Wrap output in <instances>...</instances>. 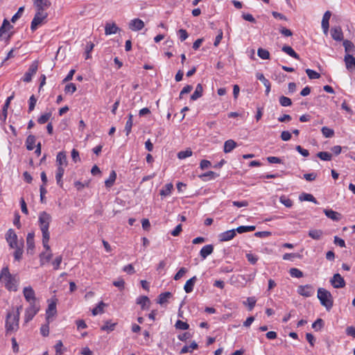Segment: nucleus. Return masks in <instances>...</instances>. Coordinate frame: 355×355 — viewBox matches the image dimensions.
Returning <instances> with one entry per match:
<instances>
[{"instance_id":"cd10ccee","label":"nucleus","mask_w":355,"mask_h":355,"mask_svg":"<svg viewBox=\"0 0 355 355\" xmlns=\"http://www.w3.org/2000/svg\"><path fill=\"white\" fill-rule=\"evenodd\" d=\"M236 146V143L232 139H229L224 144V152L225 153H230Z\"/></svg>"},{"instance_id":"7c9ffc66","label":"nucleus","mask_w":355,"mask_h":355,"mask_svg":"<svg viewBox=\"0 0 355 355\" xmlns=\"http://www.w3.org/2000/svg\"><path fill=\"white\" fill-rule=\"evenodd\" d=\"M35 137L34 135H28L27 137V138H26V148L28 150H33L34 146H35Z\"/></svg>"},{"instance_id":"473e14b6","label":"nucleus","mask_w":355,"mask_h":355,"mask_svg":"<svg viewBox=\"0 0 355 355\" xmlns=\"http://www.w3.org/2000/svg\"><path fill=\"white\" fill-rule=\"evenodd\" d=\"M218 176V175L216 173L210 171H208V172H206L205 173L200 175L199 178L201 180H202L203 181H205L207 179H209V180L214 179Z\"/></svg>"},{"instance_id":"0eeeda50","label":"nucleus","mask_w":355,"mask_h":355,"mask_svg":"<svg viewBox=\"0 0 355 355\" xmlns=\"http://www.w3.org/2000/svg\"><path fill=\"white\" fill-rule=\"evenodd\" d=\"M38 69V61L35 60L30 65L28 71L25 73L22 80L26 83H29L32 80V77L36 73Z\"/></svg>"},{"instance_id":"7ed1b4c3","label":"nucleus","mask_w":355,"mask_h":355,"mask_svg":"<svg viewBox=\"0 0 355 355\" xmlns=\"http://www.w3.org/2000/svg\"><path fill=\"white\" fill-rule=\"evenodd\" d=\"M21 306L17 308L15 313H8L6 320V334L8 335L12 331H16L19 329V321Z\"/></svg>"},{"instance_id":"dca6fc26","label":"nucleus","mask_w":355,"mask_h":355,"mask_svg":"<svg viewBox=\"0 0 355 355\" xmlns=\"http://www.w3.org/2000/svg\"><path fill=\"white\" fill-rule=\"evenodd\" d=\"M331 16V12L329 10L326 11L322 19V28L325 35H327L329 28V19Z\"/></svg>"},{"instance_id":"bb28decb","label":"nucleus","mask_w":355,"mask_h":355,"mask_svg":"<svg viewBox=\"0 0 355 355\" xmlns=\"http://www.w3.org/2000/svg\"><path fill=\"white\" fill-rule=\"evenodd\" d=\"M345 62L347 69H352L353 67L355 68V58L353 55L346 54L345 55Z\"/></svg>"},{"instance_id":"09e8293b","label":"nucleus","mask_w":355,"mask_h":355,"mask_svg":"<svg viewBox=\"0 0 355 355\" xmlns=\"http://www.w3.org/2000/svg\"><path fill=\"white\" fill-rule=\"evenodd\" d=\"M317 156L324 161H330L331 159L332 155L331 153L325 151L319 152L317 154Z\"/></svg>"},{"instance_id":"6e6552de","label":"nucleus","mask_w":355,"mask_h":355,"mask_svg":"<svg viewBox=\"0 0 355 355\" xmlns=\"http://www.w3.org/2000/svg\"><path fill=\"white\" fill-rule=\"evenodd\" d=\"M6 239L10 248H17V246H19L17 243V236L14 230L10 228L8 230L6 234Z\"/></svg>"},{"instance_id":"13d9d810","label":"nucleus","mask_w":355,"mask_h":355,"mask_svg":"<svg viewBox=\"0 0 355 355\" xmlns=\"http://www.w3.org/2000/svg\"><path fill=\"white\" fill-rule=\"evenodd\" d=\"M15 251L14 252L15 259L17 261H19L22 257L23 250L20 246H17V248H15Z\"/></svg>"},{"instance_id":"c9c22d12","label":"nucleus","mask_w":355,"mask_h":355,"mask_svg":"<svg viewBox=\"0 0 355 355\" xmlns=\"http://www.w3.org/2000/svg\"><path fill=\"white\" fill-rule=\"evenodd\" d=\"M299 198H300V200L301 201H302V200L309 201V202H313L315 204H318V201L315 199V198L313 195H311L310 193H302V195L300 196Z\"/></svg>"},{"instance_id":"5701e85b","label":"nucleus","mask_w":355,"mask_h":355,"mask_svg":"<svg viewBox=\"0 0 355 355\" xmlns=\"http://www.w3.org/2000/svg\"><path fill=\"white\" fill-rule=\"evenodd\" d=\"M64 173V168L62 166H58L56 173H55V179L57 184L60 187H62L63 186V182H62V177Z\"/></svg>"},{"instance_id":"72a5a7b5","label":"nucleus","mask_w":355,"mask_h":355,"mask_svg":"<svg viewBox=\"0 0 355 355\" xmlns=\"http://www.w3.org/2000/svg\"><path fill=\"white\" fill-rule=\"evenodd\" d=\"M116 178V173L114 171H112L110 174V177L105 180V184L106 187H111L113 186Z\"/></svg>"},{"instance_id":"2f4dec72","label":"nucleus","mask_w":355,"mask_h":355,"mask_svg":"<svg viewBox=\"0 0 355 355\" xmlns=\"http://www.w3.org/2000/svg\"><path fill=\"white\" fill-rule=\"evenodd\" d=\"M323 234L321 230H311L309 232V236L315 240H320Z\"/></svg>"},{"instance_id":"2eb2a0df","label":"nucleus","mask_w":355,"mask_h":355,"mask_svg":"<svg viewBox=\"0 0 355 355\" xmlns=\"http://www.w3.org/2000/svg\"><path fill=\"white\" fill-rule=\"evenodd\" d=\"M236 230H230L224 232L218 235L219 241L221 242L228 241L232 240L236 236Z\"/></svg>"},{"instance_id":"20e7f679","label":"nucleus","mask_w":355,"mask_h":355,"mask_svg":"<svg viewBox=\"0 0 355 355\" xmlns=\"http://www.w3.org/2000/svg\"><path fill=\"white\" fill-rule=\"evenodd\" d=\"M318 298L319 299L321 304L324 306L327 310H330L334 304V300L331 293L323 288H320L318 290Z\"/></svg>"},{"instance_id":"5fc2aeb1","label":"nucleus","mask_w":355,"mask_h":355,"mask_svg":"<svg viewBox=\"0 0 355 355\" xmlns=\"http://www.w3.org/2000/svg\"><path fill=\"white\" fill-rule=\"evenodd\" d=\"M305 71L310 79H318L320 77V74L314 70L307 69Z\"/></svg>"},{"instance_id":"680f3d73","label":"nucleus","mask_w":355,"mask_h":355,"mask_svg":"<svg viewBox=\"0 0 355 355\" xmlns=\"http://www.w3.org/2000/svg\"><path fill=\"white\" fill-rule=\"evenodd\" d=\"M36 103L37 99L35 98L34 95H32L29 98L28 112H31L35 109Z\"/></svg>"},{"instance_id":"58836bf2","label":"nucleus","mask_w":355,"mask_h":355,"mask_svg":"<svg viewBox=\"0 0 355 355\" xmlns=\"http://www.w3.org/2000/svg\"><path fill=\"white\" fill-rule=\"evenodd\" d=\"M279 202L288 208H291L293 205V200L284 195L280 196Z\"/></svg>"},{"instance_id":"4468645a","label":"nucleus","mask_w":355,"mask_h":355,"mask_svg":"<svg viewBox=\"0 0 355 355\" xmlns=\"http://www.w3.org/2000/svg\"><path fill=\"white\" fill-rule=\"evenodd\" d=\"M331 35L336 41L343 40V33L342 28L339 26H333L331 28Z\"/></svg>"},{"instance_id":"c85d7f7f","label":"nucleus","mask_w":355,"mask_h":355,"mask_svg":"<svg viewBox=\"0 0 355 355\" xmlns=\"http://www.w3.org/2000/svg\"><path fill=\"white\" fill-rule=\"evenodd\" d=\"M343 44L345 47V51L347 53L346 54H349V53L355 51V46L351 41L347 40H343Z\"/></svg>"},{"instance_id":"864d4df0","label":"nucleus","mask_w":355,"mask_h":355,"mask_svg":"<svg viewBox=\"0 0 355 355\" xmlns=\"http://www.w3.org/2000/svg\"><path fill=\"white\" fill-rule=\"evenodd\" d=\"M51 116V112L45 113L44 114L41 115L38 118L37 122L40 124H44L45 123H46L49 120Z\"/></svg>"},{"instance_id":"a18cd8bd","label":"nucleus","mask_w":355,"mask_h":355,"mask_svg":"<svg viewBox=\"0 0 355 355\" xmlns=\"http://www.w3.org/2000/svg\"><path fill=\"white\" fill-rule=\"evenodd\" d=\"M175 327L177 329L187 330L189 328V324L186 322L178 320L175 324Z\"/></svg>"},{"instance_id":"39448f33","label":"nucleus","mask_w":355,"mask_h":355,"mask_svg":"<svg viewBox=\"0 0 355 355\" xmlns=\"http://www.w3.org/2000/svg\"><path fill=\"white\" fill-rule=\"evenodd\" d=\"M39 311L40 306L38 304L33 303L29 304L28 307H27L25 311V322L27 323L32 320L34 316L38 313Z\"/></svg>"},{"instance_id":"3c124183","label":"nucleus","mask_w":355,"mask_h":355,"mask_svg":"<svg viewBox=\"0 0 355 355\" xmlns=\"http://www.w3.org/2000/svg\"><path fill=\"white\" fill-rule=\"evenodd\" d=\"M324 326V321L321 318H318L313 324L312 328L315 331L320 330Z\"/></svg>"},{"instance_id":"ddd939ff","label":"nucleus","mask_w":355,"mask_h":355,"mask_svg":"<svg viewBox=\"0 0 355 355\" xmlns=\"http://www.w3.org/2000/svg\"><path fill=\"white\" fill-rule=\"evenodd\" d=\"M57 313V309H56V302H51L47 309L46 310V320L49 323L52 320L51 318L54 315H55Z\"/></svg>"},{"instance_id":"c756f323","label":"nucleus","mask_w":355,"mask_h":355,"mask_svg":"<svg viewBox=\"0 0 355 355\" xmlns=\"http://www.w3.org/2000/svg\"><path fill=\"white\" fill-rule=\"evenodd\" d=\"M173 188L172 183H168L160 190L159 194L162 196H168L171 194V191Z\"/></svg>"},{"instance_id":"49530a36","label":"nucleus","mask_w":355,"mask_h":355,"mask_svg":"<svg viewBox=\"0 0 355 355\" xmlns=\"http://www.w3.org/2000/svg\"><path fill=\"white\" fill-rule=\"evenodd\" d=\"M192 155V150L187 148L185 150H181L178 153V157L180 159H185Z\"/></svg>"},{"instance_id":"4d7b16f0","label":"nucleus","mask_w":355,"mask_h":355,"mask_svg":"<svg viewBox=\"0 0 355 355\" xmlns=\"http://www.w3.org/2000/svg\"><path fill=\"white\" fill-rule=\"evenodd\" d=\"M116 323H111L110 321H106L105 324L101 327V330L103 331H113Z\"/></svg>"},{"instance_id":"f8f14e48","label":"nucleus","mask_w":355,"mask_h":355,"mask_svg":"<svg viewBox=\"0 0 355 355\" xmlns=\"http://www.w3.org/2000/svg\"><path fill=\"white\" fill-rule=\"evenodd\" d=\"M297 293L304 297H311L314 293L313 287L311 285L306 284L304 286H299Z\"/></svg>"},{"instance_id":"338daca9","label":"nucleus","mask_w":355,"mask_h":355,"mask_svg":"<svg viewBox=\"0 0 355 355\" xmlns=\"http://www.w3.org/2000/svg\"><path fill=\"white\" fill-rule=\"evenodd\" d=\"M113 285L122 291L125 287V282L123 279L119 278L118 280L113 282Z\"/></svg>"},{"instance_id":"423d86ee","label":"nucleus","mask_w":355,"mask_h":355,"mask_svg":"<svg viewBox=\"0 0 355 355\" xmlns=\"http://www.w3.org/2000/svg\"><path fill=\"white\" fill-rule=\"evenodd\" d=\"M47 13H42L40 12H36L31 25V29L32 31H35L37 27L41 25L45 19L47 17Z\"/></svg>"},{"instance_id":"b1692460","label":"nucleus","mask_w":355,"mask_h":355,"mask_svg":"<svg viewBox=\"0 0 355 355\" xmlns=\"http://www.w3.org/2000/svg\"><path fill=\"white\" fill-rule=\"evenodd\" d=\"M27 252L33 251L35 248L34 233H28L26 237Z\"/></svg>"},{"instance_id":"f03ea898","label":"nucleus","mask_w":355,"mask_h":355,"mask_svg":"<svg viewBox=\"0 0 355 355\" xmlns=\"http://www.w3.org/2000/svg\"><path fill=\"white\" fill-rule=\"evenodd\" d=\"M0 282L10 291H17L18 279L10 274L8 267L3 268L0 273Z\"/></svg>"},{"instance_id":"1a4fd4ad","label":"nucleus","mask_w":355,"mask_h":355,"mask_svg":"<svg viewBox=\"0 0 355 355\" xmlns=\"http://www.w3.org/2000/svg\"><path fill=\"white\" fill-rule=\"evenodd\" d=\"M23 294L25 300L29 303V304L32 303L37 304L35 293L31 286H29L24 287L23 289Z\"/></svg>"},{"instance_id":"052dcab7","label":"nucleus","mask_w":355,"mask_h":355,"mask_svg":"<svg viewBox=\"0 0 355 355\" xmlns=\"http://www.w3.org/2000/svg\"><path fill=\"white\" fill-rule=\"evenodd\" d=\"M187 272V268H184V267H182V268H181L178 271V272L175 275V276H174V277H173V278H174V279H175V280H176V281H177V280H179V279H181V278L183 277V275H184V274H186Z\"/></svg>"},{"instance_id":"e433bc0d","label":"nucleus","mask_w":355,"mask_h":355,"mask_svg":"<svg viewBox=\"0 0 355 355\" xmlns=\"http://www.w3.org/2000/svg\"><path fill=\"white\" fill-rule=\"evenodd\" d=\"M172 296L171 293L170 292H165L159 294L158 296V303L160 304H163L166 303L171 297Z\"/></svg>"},{"instance_id":"f704fd0d","label":"nucleus","mask_w":355,"mask_h":355,"mask_svg":"<svg viewBox=\"0 0 355 355\" xmlns=\"http://www.w3.org/2000/svg\"><path fill=\"white\" fill-rule=\"evenodd\" d=\"M150 303V300L147 296H140L137 299V304L141 305L143 310L147 309L146 305Z\"/></svg>"},{"instance_id":"9b49d317","label":"nucleus","mask_w":355,"mask_h":355,"mask_svg":"<svg viewBox=\"0 0 355 355\" xmlns=\"http://www.w3.org/2000/svg\"><path fill=\"white\" fill-rule=\"evenodd\" d=\"M330 283L335 288H344L346 285L345 279L339 273L334 275L333 277L330 279Z\"/></svg>"},{"instance_id":"a878e982","label":"nucleus","mask_w":355,"mask_h":355,"mask_svg":"<svg viewBox=\"0 0 355 355\" xmlns=\"http://www.w3.org/2000/svg\"><path fill=\"white\" fill-rule=\"evenodd\" d=\"M282 51L287 53L292 58L297 59V60L300 59V55L290 46L284 45L282 47Z\"/></svg>"},{"instance_id":"393cba45","label":"nucleus","mask_w":355,"mask_h":355,"mask_svg":"<svg viewBox=\"0 0 355 355\" xmlns=\"http://www.w3.org/2000/svg\"><path fill=\"white\" fill-rule=\"evenodd\" d=\"M203 87L201 84H198L195 92L191 96V100L196 101L202 96Z\"/></svg>"},{"instance_id":"4c0bfd02","label":"nucleus","mask_w":355,"mask_h":355,"mask_svg":"<svg viewBox=\"0 0 355 355\" xmlns=\"http://www.w3.org/2000/svg\"><path fill=\"white\" fill-rule=\"evenodd\" d=\"M132 119H133V115L130 113L128 114V121H126V123H125V131L126 132V135H129V134L131 132V130H132Z\"/></svg>"},{"instance_id":"4be33fe9","label":"nucleus","mask_w":355,"mask_h":355,"mask_svg":"<svg viewBox=\"0 0 355 355\" xmlns=\"http://www.w3.org/2000/svg\"><path fill=\"white\" fill-rule=\"evenodd\" d=\"M196 280L197 277L196 276H193V277L190 278L189 280L187 281L184 286V289L187 293H190L193 291Z\"/></svg>"},{"instance_id":"f257e3e1","label":"nucleus","mask_w":355,"mask_h":355,"mask_svg":"<svg viewBox=\"0 0 355 355\" xmlns=\"http://www.w3.org/2000/svg\"><path fill=\"white\" fill-rule=\"evenodd\" d=\"M51 221V216L46 211H42L39 215V225L42 233V244L47 251H51L49 241L50 239V233L49 232V224Z\"/></svg>"},{"instance_id":"6e6d98bb","label":"nucleus","mask_w":355,"mask_h":355,"mask_svg":"<svg viewBox=\"0 0 355 355\" xmlns=\"http://www.w3.org/2000/svg\"><path fill=\"white\" fill-rule=\"evenodd\" d=\"M76 91V86L74 83H69L64 87V92L66 94H73Z\"/></svg>"},{"instance_id":"9d476101","label":"nucleus","mask_w":355,"mask_h":355,"mask_svg":"<svg viewBox=\"0 0 355 355\" xmlns=\"http://www.w3.org/2000/svg\"><path fill=\"white\" fill-rule=\"evenodd\" d=\"M36 12L46 13L45 10L51 6L49 0H33Z\"/></svg>"},{"instance_id":"79ce46f5","label":"nucleus","mask_w":355,"mask_h":355,"mask_svg":"<svg viewBox=\"0 0 355 355\" xmlns=\"http://www.w3.org/2000/svg\"><path fill=\"white\" fill-rule=\"evenodd\" d=\"M14 98V94H12L10 96L8 97L6 99L5 104L3 105V109H2V114L4 116V120L6 119L7 116V110L9 107L10 103L11 100H12Z\"/></svg>"},{"instance_id":"6ab92c4d","label":"nucleus","mask_w":355,"mask_h":355,"mask_svg":"<svg viewBox=\"0 0 355 355\" xmlns=\"http://www.w3.org/2000/svg\"><path fill=\"white\" fill-rule=\"evenodd\" d=\"M324 213L327 217L331 219L334 221H339L341 219V214L332 209H324Z\"/></svg>"},{"instance_id":"f3484780","label":"nucleus","mask_w":355,"mask_h":355,"mask_svg":"<svg viewBox=\"0 0 355 355\" xmlns=\"http://www.w3.org/2000/svg\"><path fill=\"white\" fill-rule=\"evenodd\" d=\"M144 27V21L140 19H134L130 21L129 28L133 31H138Z\"/></svg>"},{"instance_id":"0e129e2a","label":"nucleus","mask_w":355,"mask_h":355,"mask_svg":"<svg viewBox=\"0 0 355 355\" xmlns=\"http://www.w3.org/2000/svg\"><path fill=\"white\" fill-rule=\"evenodd\" d=\"M257 300L254 297H249L247 298V302L248 304V310L252 311L255 304H256Z\"/></svg>"},{"instance_id":"774afa93","label":"nucleus","mask_w":355,"mask_h":355,"mask_svg":"<svg viewBox=\"0 0 355 355\" xmlns=\"http://www.w3.org/2000/svg\"><path fill=\"white\" fill-rule=\"evenodd\" d=\"M71 155L72 160L75 163H77L78 162L80 161V158L79 156V152L76 149H75V148L72 149Z\"/></svg>"},{"instance_id":"aec40b11","label":"nucleus","mask_w":355,"mask_h":355,"mask_svg":"<svg viewBox=\"0 0 355 355\" xmlns=\"http://www.w3.org/2000/svg\"><path fill=\"white\" fill-rule=\"evenodd\" d=\"M121 29L116 26L115 23H107L105 26V35H112L115 34L118 31H120Z\"/></svg>"},{"instance_id":"c03bdc74","label":"nucleus","mask_w":355,"mask_h":355,"mask_svg":"<svg viewBox=\"0 0 355 355\" xmlns=\"http://www.w3.org/2000/svg\"><path fill=\"white\" fill-rule=\"evenodd\" d=\"M321 131L324 137L326 138H330L334 135V130L326 126L322 127Z\"/></svg>"},{"instance_id":"412c9836","label":"nucleus","mask_w":355,"mask_h":355,"mask_svg":"<svg viewBox=\"0 0 355 355\" xmlns=\"http://www.w3.org/2000/svg\"><path fill=\"white\" fill-rule=\"evenodd\" d=\"M214 251L213 245H206L200 251V255L202 259H205L209 255H210Z\"/></svg>"},{"instance_id":"69168bd1","label":"nucleus","mask_w":355,"mask_h":355,"mask_svg":"<svg viewBox=\"0 0 355 355\" xmlns=\"http://www.w3.org/2000/svg\"><path fill=\"white\" fill-rule=\"evenodd\" d=\"M104 306H105V304L103 302H101L96 308L93 309L92 314L94 315H96L98 313H102L103 311V307Z\"/></svg>"},{"instance_id":"8fccbe9b","label":"nucleus","mask_w":355,"mask_h":355,"mask_svg":"<svg viewBox=\"0 0 355 355\" xmlns=\"http://www.w3.org/2000/svg\"><path fill=\"white\" fill-rule=\"evenodd\" d=\"M289 273L291 276L293 277L301 278L303 277V272L296 268H291L289 270Z\"/></svg>"},{"instance_id":"bf43d9fd","label":"nucleus","mask_w":355,"mask_h":355,"mask_svg":"<svg viewBox=\"0 0 355 355\" xmlns=\"http://www.w3.org/2000/svg\"><path fill=\"white\" fill-rule=\"evenodd\" d=\"M40 332H41V334L44 337L49 336V323H48V322H46V324L42 325V327L40 328Z\"/></svg>"},{"instance_id":"a211bd4d","label":"nucleus","mask_w":355,"mask_h":355,"mask_svg":"<svg viewBox=\"0 0 355 355\" xmlns=\"http://www.w3.org/2000/svg\"><path fill=\"white\" fill-rule=\"evenodd\" d=\"M56 163L58 166H67L68 164L67 155L65 152L61 151L59 152L56 156Z\"/></svg>"},{"instance_id":"e2e57ef3","label":"nucleus","mask_w":355,"mask_h":355,"mask_svg":"<svg viewBox=\"0 0 355 355\" xmlns=\"http://www.w3.org/2000/svg\"><path fill=\"white\" fill-rule=\"evenodd\" d=\"M63 344L61 340H58L55 345V355H62L63 353L62 351Z\"/></svg>"},{"instance_id":"ea45409f","label":"nucleus","mask_w":355,"mask_h":355,"mask_svg":"<svg viewBox=\"0 0 355 355\" xmlns=\"http://www.w3.org/2000/svg\"><path fill=\"white\" fill-rule=\"evenodd\" d=\"M52 256L53 254L51 252L46 254L45 252H42L40 255L41 266H43L45 263L49 262L51 259Z\"/></svg>"},{"instance_id":"a19ab883","label":"nucleus","mask_w":355,"mask_h":355,"mask_svg":"<svg viewBox=\"0 0 355 355\" xmlns=\"http://www.w3.org/2000/svg\"><path fill=\"white\" fill-rule=\"evenodd\" d=\"M255 229H256V227L254 225H250V226H243L242 225V226L238 227L236 229V230L239 234H242V233H245V232H252Z\"/></svg>"},{"instance_id":"603ef678","label":"nucleus","mask_w":355,"mask_h":355,"mask_svg":"<svg viewBox=\"0 0 355 355\" xmlns=\"http://www.w3.org/2000/svg\"><path fill=\"white\" fill-rule=\"evenodd\" d=\"M94 47V43L92 42H87L85 48V59H89L91 58L90 52L93 50Z\"/></svg>"},{"instance_id":"de8ad7c7","label":"nucleus","mask_w":355,"mask_h":355,"mask_svg":"<svg viewBox=\"0 0 355 355\" xmlns=\"http://www.w3.org/2000/svg\"><path fill=\"white\" fill-rule=\"evenodd\" d=\"M279 103L283 107L291 106L292 105V101L290 98L282 96L279 97Z\"/></svg>"},{"instance_id":"37998d69","label":"nucleus","mask_w":355,"mask_h":355,"mask_svg":"<svg viewBox=\"0 0 355 355\" xmlns=\"http://www.w3.org/2000/svg\"><path fill=\"white\" fill-rule=\"evenodd\" d=\"M257 54L258 56L263 60H267L270 58V53L265 49L259 48L257 51Z\"/></svg>"}]
</instances>
